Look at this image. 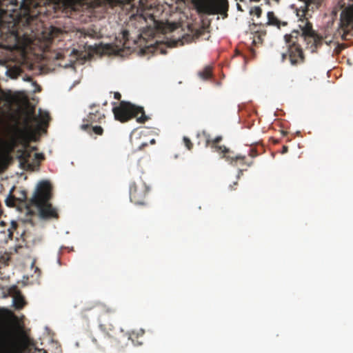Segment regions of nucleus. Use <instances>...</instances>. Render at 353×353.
Listing matches in <instances>:
<instances>
[{
    "label": "nucleus",
    "instance_id": "f257e3e1",
    "mask_svg": "<svg viewBox=\"0 0 353 353\" xmlns=\"http://www.w3.org/2000/svg\"><path fill=\"white\" fill-rule=\"evenodd\" d=\"M43 0H23L18 10L17 0H0V30L14 33L21 26L30 27L46 12Z\"/></svg>",
    "mask_w": 353,
    "mask_h": 353
},
{
    "label": "nucleus",
    "instance_id": "f03ea898",
    "mask_svg": "<svg viewBox=\"0 0 353 353\" xmlns=\"http://www.w3.org/2000/svg\"><path fill=\"white\" fill-rule=\"evenodd\" d=\"M299 28L301 33L294 30L291 34L285 35L284 39L288 45V52L281 53L282 62L285 61L288 57L293 65L304 62L305 57L301 46L299 43L300 39L306 43L307 48H310L312 52L322 45L323 37L313 30L312 24L310 21L301 20Z\"/></svg>",
    "mask_w": 353,
    "mask_h": 353
},
{
    "label": "nucleus",
    "instance_id": "7ed1b4c3",
    "mask_svg": "<svg viewBox=\"0 0 353 353\" xmlns=\"http://www.w3.org/2000/svg\"><path fill=\"white\" fill-rule=\"evenodd\" d=\"M52 198V185L49 181H43L38 183L28 205L38 209L41 218L43 219H57L59 214L49 201Z\"/></svg>",
    "mask_w": 353,
    "mask_h": 353
},
{
    "label": "nucleus",
    "instance_id": "20e7f679",
    "mask_svg": "<svg viewBox=\"0 0 353 353\" xmlns=\"http://www.w3.org/2000/svg\"><path fill=\"white\" fill-rule=\"evenodd\" d=\"M112 112L115 119L121 123L136 118L138 123H144L149 119V117L145 115L143 107L137 106L125 101H121L118 106L114 107Z\"/></svg>",
    "mask_w": 353,
    "mask_h": 353
},
{
    "label": "nucleus",
    "instance_id": "39448f33",
    "mask_svg": "<svg viewBox=\"0 0 353 353\" xmlns=\"http://www.w3.org/2000/svg\"><path fill=\"white\" fill-rule=\"evenodd\" d=\"M26 346V339L10 330L0 331V353H23Z\"/></svg>",
    "mask_w": 353,
    "mask_h": 353
},
{
    "label": "nucleus",
    "instance_id": "423d86ee",
    "mask_svg": "<svg viewBox=\"0 0 353 353\" xmlns=\"http://www.w3.org/2000/svg\"><path fill=\"white\" fill-rule=\"evenodd\" d=\"M335 35L343 41L353 39V6H348L342 10Z\"/></svg>",
    "mask_w": 353,
    "mask_h": 353
},
{
    "label": "nucleus",
    "instance_id": "0eeeda50",
    "mask_svg": "<svg viewBox=\"0 0 353 353\" xmlns=\"http://www.w3.org/2000/svg\"><path fill=\"white\" fill-rule=\"evenodd\" d=\"M150 190L142 178L137 179L130 186V201L136 205H145V198Z\"/></svg>",
    "mask_w": 353,
    "mask_h": 353
},
{
    "label": "nucleus",
    "instance_id": "6e6552de",
    "mask_svg": "<svg viewBox=\"0 0 353 353\" xmlns=\"http://www.w3.org/2000/svg\"><path fill=\"white\" fill-rule=\"evenodd\" d=\"M17 159L19 161L22 168L26 170H34L39 166L38 160H43V155L39 153H34V157H32V151L26 148L17 151Z\"/></svg>",
    "mask_w": 353,
    "mask_h": 353
},
{
    "label": "nucleus",
    "instance_id": "1a4fd4ad",
    "mask_svg": "<svg viewBox=\"0 0 353 353\" xmlns=\"http://www.w3.org/2000/svg\"><path fill=\"white\" fill-rule=\"evenodd\" d=\"M219 154L221 155V158L225 159L226 161L234 166H236L239 163L241 165H246L248 167H250L253 164V161L249 162L245 161V156L236 154L226 146L223 148Z\"/></svg>",
    "mask_w": 353,
    "mask_h": 353
},
{
    "label": "nucleus",
    "instance_id": "9d476101",
    "mask_svg": "<svg viewBox=\"0 0 353 353\" xmlns=\"http://www.w3.org/2000/svg\"><path fill=\"white\" fill-rule=\"evenodd\" d=\"M228 0H214L201 7V10L208 14H224L228 10Z\"/></svg>",
    "mask_w": 353,
    "mask_h": 353
},
{
    "label": "nucleus",
    "instance_id": "9b49d317",
    "mask_svg": "<svg viewBox=\"0 0 353 353\" xmlns=\"http://www.w3.org/2000/svg\"><path fill=\"white\" fill-rule=\"evenodd\" d=\"M90 110V111L83 120L84 123H101V121L105 119V114L100 111L99 105L92 104Z\"/></svg>",
    "mask_w": 353,
    "mask_h": 353
},
{
    "label": "nucleus",
    "instance_id": "f8f14e48",
    "mask_svg": "<svg viewBox=\"0 0 353 353\" xmlns=\"http://www.w3.org/2000/svg\"><path fill=\"white\" fill-rule=\"evenodd\" d=\"M17 130L18 132L17 137L13 138L9 143H6L5 145L6 155L14 149L19 141L25 139L26 130L19 128H17Z\"/></svg>",
    "mask_w": 353,
    "mask_h": 353
},
{
    "label": "nucleus",
    "instance_id": "ddd939ff",
    "mask_svg": "<svg viewBox=\"0 0 353 353\" xmlns=\"http://www.w3.org/2000/svg\"><path fill=\"white\" fill-rule=\"evenodd\" d=\"M92 123H83L81 125V128L86 131L88 134H92L94 133L97 135H102L103 133V129L100 125H92Z\"/></svg>",
    "mask_w": 353,
    "mask_h": 353
},
{
    "label": "nucleus",
    "instance_id": "4468645a",
    "mask_svg": "<svg viewBox=\"0 0 353 353\" xmlns=\"http://www.w3.org/2000/svg\"><path fill=\"white\" fill-rule=\"evenodd\" d=\"M221 140H222L221 136H217L212 140L207 139L205 145L210 146L214 150V152L219 153L223 149V148L225 147V145H219V143L221 141Z\"/></svg>",
    "mask_w": 353,
    "mask_h": 353
},
{
    "label": "nucleus",
    "instance_id": "2eb2a0df",
    "mask_svg": "<svg viewBox=\"0 0 353 353\" xmlns=\"http://www.w3.org/2000/svg\"><path fill=\"white\" fill-rule=\"evenodd\" d=\"M13 303L14 307L17 310L22 309L26 305L25 298L21 292L17 291L13 296Z\"/></svg>",
    "mask_w": 353,
    "mask_h": 353
},
{
    "label": "nucleus",
    "instance_id": "dca6fc26",
    "mask_svg": "<svg viewBox=\"0 0 353 353\" xmlns=\"http://www.w3.org/2000/svg\"><path fill=\"white\" fill-rule=\"evenodd\" d=\"M267 17H268V23H267L268 25L275 26L278 28H280L281 26H285L288 24L287 22L280 21L276 18V17L274 15V13L272 11L268 12Z\"/></svg>",
    "mask_w": 353,
    "mask_h": 353
},
{
    "label": "nucleus",
    "instance_id": "f3484780",
    "mask_svg": "<svg viewBox=\"0 0 353 353\" xmlns=\"http://www.w3.org/2000/svg\"><path fill=\"white\" fill-rule=\"evenodd\" d=\"M94 307L97 309L101 318L105 314H110L114 312V310L113 308L103 303H97Z\"/></svg>",
    "mask_w": 353,
    "mask_h": 353
},
{
    "label": "nucleus",
    "instance_id": "a211bd4d",
    "mask_svg": "<svg viewBox=\"0 0 353 353\" xmlns=\"http://www.w3.org/2000/svg\"><path fill=\"white\" fill-rule=\"evenodd\" d=\"M199 77L203 80H208L212 76V68L210 65L205 66L203 70L199 71Z\"/></svg>",
    "mask_w": 353,
    "mask_h": 353
},
{
    "label": "nucleus",
    "instance_id": "6ab92c4d",
    "mask_svg": "<svg viewBox=\"0 0 353 353\" xmlns=\"http://www.w3.org/2000/svg\"><path fill=\"white\" fill-rule=\"evenodd\" d=\"M18 225L16 221H12L10 223V225L6 229V230H0V232L4 233L6 234L8 239H12L13 237V232L17 228Z\"/></svg>",
    "mask_w": 353,
    "mask_h": 353
},
{
    "label": "nucleus",
    "instance_id": "aec40b11",
    "mask_svg": "<svg viewBox=\"0 0 353 353\" xmlns=\"http://www.w3.org/2000/svg\"><path fill=\"white\" fill-rule=\"evenodd\" d=\"M39 119L43 124H47L50 117L48 112H43L41 110H39Z\"/></svg>",
    "mask_w": 353,
    "mask_h": 353
},
{
    "label": "nucleus",
    "instance_id": "412c9836",
    "mask_svg": "<svg viewBox=\"0 0 353 353\" xmlns=\"http://www.w3.org/2000/svg\"><path fill=\"white\" fill-rule=\"evenodd\" d=\"M262 42H263L262 36L260 34H259L258 32H256L254 35L252 43L254 45H257L259 43H262Z\"/></svg>",
    "mask_w": 353,
    "mask_h": 353
},
{
    "label": "nucleus",
    "instance_id": "4be33fe9",
    "mask_svg": "<svg viewBox=\"0 0 353 353\" xmlns=\"http://www.w3.org/2000/svg\"><path fill=\"white\" fill-rule=\"evenodd\" d=\"M250 14H254L257 17H260L261 14H262V10H261V8L260 7L256 6V7L253 8L250 10Z\"/></svg>",
    "mask_w": 353,
    "mask_h": 353
},
{
    "label": "nucleus",
    "instance_id": "5701e85b",
    "mask_svg": "<svg viewBox=\"0 0 353 353\" xmlns=\"http://www.w3.org/2000/svg\"><path fill=\"white\" fill-rule=\"evenodd\" d=\"M304 3L303 6H301L303 12H305L309 10V7L310 4L312 3V0H301Z\"/></svg>",
    "mask_w": 353,
    "mask_h": 353
},
{
    "label": "nucleus",
    "instance_id": "b1692460",
    "mask_svg": "<svg viewBox=\"0 0 353 353\" xmlns=\"http://www.w3.org/2000/svg\"><path fill=\"white\" fill-rule=\"evenodd\" d=\"M17 199L14 196H12L10 195L6 200V205L8 206H10V207H12V206H14L15 205V201H16Z\"/></svg>",
    "mask_w": 353,
    "mask_h": 353
},
{
    "label": "nucleus",
    "instance_id": "393cba45",
    "mask_svg": "<svg viewBox=\"0 0 353 353\" xmlns=\"http://www.w3.org/2000/svg\"><path fill=\"white\" fill-rule=\"evenodd\" d=\"M183 143L188 150H191L193 147V144L190 139L186 137H183Z\"/></svg>",
    "mask_w": 353,
    "mask_h": 353
},
{
    "label": "nucleus",
    "instance_id": "a878e982",
    "mask_svg": "<svg viewBox=\"0 0 353 353\" xmlns=\"http://www.w3.org/2000/svg\"><path fill=\"white\" fill-rule=\"evenodd\" d=\"M31 121H35V122H37L38 121V119L37 117H36L35 116H32V117H28L25 122H26V128H29L30 127V123Z\"/></svg>",
    "mask_w": 353,
    "mask_h": 353
},
{
    "label": "nucleus",
    "instance_id": "bb28decb",
    "mask_svg": "<svg viewBox=\"0 0 353 353\" xmlns=\"http://www.w3.org/2000/svg\"><path fill=\"white\" fill-rule=\"evenodd\" d=\"M10 260V256L8 255L3 256L0 259V262L3 263L4 265H8V261Z\"/></svg>",
    "mask_w": 353,
    "mask_h": 353
},
{
    "label": "nucleus",
    "instance_id": "cd10ccee",
    "mask_svg": "<svg viewBox=\"0 0 353 353\" xmlns=\"http://www.w3.org/2000/svg\"><path fill=\"white\" fill-rule=\"evenodd\" d=\"M249 155H250L251 157L254 158V157H256V156H258V152H257V151H256V149H254V148H251V149L250 150V152H249Z\"/></svg>",
    "mask_w": 353,
    "mask_h": 353
},
{
    "label": "nucleus",
    "instance_id": "c85d7f7f",
    "mask_svg": "<svg viewBox=\"0 0 353 353\" xmlns=\"http://www.w3.org/2000/svg\"><path fill=\"white\" fill-rule=\"evenodd\" d=\"M21 194L22 196L19 199L21 200V201L26 200L27 199V196H26V192L25 191H21Z\"/></svg>",
    "mask_w": 353,
    "mask_h": 353
},
{
    "label": "nucleus",
    "instance_id": "c756f323",
    "mask_svg": "<svg viewBox=\"0 0 353 353\" xmlns=\"http://www.w3.org/2000/svg\"><path fill=\"white\" fill-rule=\"evenodd\" d=\"M114 99H116L117 100H120L121 95L119 92H114Z\"/></svg>",
    "mask_w": 353,
    "mask_h": 353
},
{
    "label": "nucleus",
    "instance_id": "7c9ffc66",
    "mask_svg": "<svg viewBox=\"0 0 353 353\" xmlns=\"http://www.w3.org/2000/svg\"><path fill=\"white\" fill-rule=\"evenodd\" d=\"M288 151V147L286 145H283L282 148V153H286Z\"/></svg>",
    "mask_w": 353,
    "mask_h": 353
},
{
    "label": "nucleus",
    "instance_id": "2f4dec72",
    "mask_svg": "<svg viewBox=\"0 0 353 353\" xmlns=\"http://www.w3.org/2000/svg\"><path fill=\"white\" fill-rule=\"evenodd\" d=\"M129 33L127 30L123 31V36L124 39H127V37L128 36Z\"/></svg>",
    "mask_w": 353,
    "mask_h": 353
},
{
    "label": "nucleus",
    "instance_id": "473e14b6",
    "mask_svg": "<svg viewBox=\"0 0 353 353\" xmlns=\"http://www.w3.org/2000/svg\"><path fill=\"white\" fill-rule=\"evenodd\" d=\"M145 146H148V143H143L141 144V145L139 147V150H141L142 148H143Z\"/></svg>",
    "mask_w": 353,
    "mask_h": 353
},
{
    "label": "nucleus",
    "instance_id": "72a5a7b5",
    "mask_svg": "<svg viewBox=\"0 0 353 353\" xmlns=\"http://www.w3.org/2000/svg\"><path fill=\"white\" fill-rule=\"evenodd\" d=\"M34 85L38 88V91H41V87L36 82H34Z\"/></svg>",
    "mask_w": 353,
    "mask_h": 353
},
{
    "label": "nucleus",
    "instance_id": "f704fd0d",
    "mask_svg": "<svg viewBox=\"0 0 353 353\" xmlns=\"http://www.w3.org/2000/svg\"><path fill=\"white\" fill-rule=\"evenodd\" d=\"M26 81H32V78H31V77H28L26 79Z\"/></svg>",
    "mask_w": 353,
    "mask_h": 353
},
{
    "label": "nucleus",
    "instance_id": "c9c22d12",
    "mask_svg": "<svg viewBox=\"0 0 353 353\" xmlns=\"http://www.w3.org/2000/svg\"><path fill=\"white\" fill-rule=\"evenodd\" d=\"M150 143L151 144H154L155 143V140L154 139H152L151 141H150Z\"/></svg>",
    "mask_w": 353,
    "mask_h": 353
},
{
    "label": "nucleus",
    "instance_id": "e433bc0d",
    "mask_svg": "<svg viewBox=\"0 0 353 353\" xmlns=\"http://www.w3.org/2000/svg\"><path fill=\"white\" fill-rule=\"evenodd\" d=\"M237 8L239 10H242L241 6L239 4H237Z\"/></svg>",
    "mask_w": 353,
    "mask_h": 353
},
{
    "label": "nucleus",
    "instance_id": "4c0bfd02",
    "mask_svg": "<svg viewBox=\"0 0 353 353\" xmlns=\"http://www.w3.org/2000/svg\"><path fill=\"white\" fill-rule=\"evenodd\" d=\"M234 185H237V182H234Z\"/></svg>",
    "mask_w": 353,
    "mask_h": 353
},
{
    "label": "nucleus",
    "instance_id": "58836bf2",
    "mask_svg": "<svg viewBox=\"0 0 353 353\" xmlns=\"http://www.w3.org/2000/svg\"><path fill=\"white\" fill-rule=\"evenodd\" d=\"M92 341H93V342H94V343H96V341H97V340H96V339H93Z\"/></svg>",
    "mask_w": 353,
    "mask_h": 353
},
{
    "label": "nucleus",
    "instance_id": "ea45409f",
    "mask_svg": "<svg viewBox=\"0 0 353 353\" xmlns=\"http://www.w3.org/2000/svg\"><path fill=\"white\" fill-rule=\"evenodd\" d=\"M28 145V143L26 142L25 146L26 147Z\"/></svg>",
    "mask_w": 353,
    "mask_h": 353
},
{
    "label": "nucleus",
    "instance_id": "a19ab883",
    "mask_svg": "<svg viewBox=\"0 0 353 353\" xmlns=\"http://www.w3.org/2000/svg\"><path fill=\"white\" fill-rule=\"evenodd\" d=\"M1 225H2V226H3L4 225V223L1 222Z\"/></svg>",
    "mask_w": 353,
    "mask_h": 353
},
{
    "label": "nucleus",
    "instance_id": "79ce46f5",
    "mask_svg": "<svg viewBox=\"0 0 353 353\" xmlns=\"http://www.w3.org/2000/svg\"><path fill=\"white\" fill-rule=\"evenodd\" d=\"M241 1H243V0H240Z\"/></svg>",
    "mask_w": 353,
    "mask_h": 353
}]
</instances>
